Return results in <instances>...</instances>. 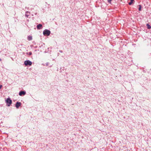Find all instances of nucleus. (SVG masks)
<instances>
[{"label": "nucleus", "mask_w": 151, "mask_h": 151, "mask_svg": "<svg viewBox=\"0 0 151 151\" xmlns=\"http://www.w3.org/2000/svg\"><path fill=\"white\" fill-rule=\"evenodd\" d=\"M112 0H108V2L110 4H111V1H112Z\"/></svg>", "instance_id": "obj_13"}, {"label": "nucleus", "mask_w": 151, "mask_h": 151, "mask_svg": "<svg viewBox=\"0 0 151 151\" xmlns=\"http://www.w3.org/2000/svg\"><path fill=\"white\" fill-rule=\"evenodd\" d=\"M134 1V0H130V1L129 3V4L130 5H131Z\"/></svg>", "instance_id": "obj_9"}, {"label": "nucleus", "mask_w": 151, "mask_h": 151, "mask_svg": "<svg viewBox=\"0 0 151 151\" xmlns=\"http://www.w3.org/2000/svg\"><path fill=\"white\" fill-rule=\"evenodd\" d=\"M27 39L28 40H31L32 39V37L31 36H29L27 37Z\"/></svg>", "instance_id": "obj_8"}, {"label": "nucleus", "mask_w": 151, "mask_h": 151, "mask_svg": "<svg viewBox=\"0 0 151 151\" xmlns=\"http://www.w3.org/2000/svg\"><path fill=\"white\" fill-rule=\"evenodd\" d=\"M2 85H0V89L1 88V87H2Z\"/></svg>", "instance_id": "obj_14"}, {"label": "nucleus", "mask_w": 151, "mask_h": 151, "mask_svg": "<svg viewBox=\"0 0 151 151\" xmlns=\"http://www.w3.org/2000/svg\"><path fill=\"white\" fill-rule=\"evenodd\" d=\"M146 26H147V28L148 29H150L151 28V26H150V25H149V24H147Z\"/></svg>", "instance_id": "obj_10"}, {"label": "nucleus", "mask_w": 151, "mask_h": 151, "mask_svg": "<svg viewBox=\"0 0 151 151\" xmlns=\"http://www.w3.org/2000/svg\"><path fill=\"white\" fill-rule=\"evenodd\" d=\"M42 25L41 24H39L37 25V27L38 29H40L42 28Z\"/></svg>", "instance_id": "obj_6"}, {"label": "nucleus", "mask_w": 151, "mask_h": 151, "mask_svg": "<svg viewBox=\"0 0 151 151\" xmlns=\"http://www.w3.org/2000/svg\"><path fill=\"white\" fill-rule=\"evenodd\" d=\"M29 12L28 11H26L25 12V15L27 17H28L29 15Z\"/></svg>", "instance_id": "obj_7"}, {"label": "nucleus", "mask_w": 151, "mask_h": 151, "mask_svg": "<svg viewBox=\"0 0 151 151\" xmlns=\"http://www.w3.org/2000/svg\"><path fill=\"white\" fill-rule=\"evenodd\" d=\"M59 51L60 52H63L62 51V50H60Z\"/></svg>", "instance_id": "obj_16"}, {"label": "nucleus", "mask_w": 151, "mask_h": 151, "mask_svg": "<svg viewBox=\"0 0 151 151\" xmlns=\"http://www.w3.org/2000/svg\"><path fill=\"white\" fill-rule=\"evenodd\" d=\"M6 102L7 105L9 106L12 103V101L10 98H8L6 100Z\"/></svg>", "instance_id": "obj_2"}, {"label": "nucleus", "mask_w": 151, "mask_h": 151, "mask_svg": "<svg viewBox=\"0 0 151 151\" xmlns=\"http://www.w3.org/2000/svg\"><path fill=\"white\" fill-rule=\"evenodd\" d=\"M21 105V103L20 102H17L16 103L15 106L17 108H18Z\"/></svg>", "instance_id": "obj_5"}, {"label": "nucleus", "mask_w": 151, "mask_h": 151, "mask_svg": "<svg viewBox=\"0 0 151 151\" xmlns=\"http://www.w3.org/2000/svg\"><path fill=\"white\" fill-rule=\"evenodd\" d=\"M27 54L29 55H32V52H30L29 53H27Z\"/></svg>", "instance_id": "obj_12"}, {"label": "nucleus", "mask_w": 151, "mask_h": 151, "mask_svg": "<svg viewBox=\"0 0 151 151\" xmlns=\"http://www.w3.org/2000/svg\"><path fill=\"white\" fill-rule=\"evenodd\" d=\"M50 34V31L48 29H45L43 31V34L45 36H49Z\"/></svg>", "instance_id": "obj_1"}, {"label": "nucleus", "mask_w": 151, "mask_h": 151, "mask_svg": "<svg viewBox=\"0 0 151 151\" xmlns=\"http://www.w3.org/2000/svg\"><path fill=\"white\" fill-rule=\"evenodd\" d=\"M0 61H1V58H0Z\"/></svg>", "instance_id": "obj_18"}, {"label": "nucleus", "mask_w": 151, "mask_h": 151, "mask_svg": "<svg viewBox=\"0 0 151 151\" xmlns=\"http://www.w3.org/2000/svg\"><path fill=\"white\" fill-rule=\"evenodd\" d=\"M26 93V92L25 91H20L19 93V95L20 96H22V95H25Z\"/></svg>", "instance_id": "obj_4"}, {"label": "nucleus", "mask_w": 151, "mask_h": 151, "mask_svg": "<svg viewBox=\"0 0 151 151\" xmlns=\"http://www.w3.org/2000/svg\"><path fill=\"white\" fill-rule=\"evenodd\" d=\"M31 47H33V45H31V46H30Z\"/></svg>", "instance_id": "obj_15"}, {"label": "nucleus", "mask_w": 151, "mask_h": 151, "mask_svg": "<svg viewBox=\"0 0 151 151\" xmlns=\"http://www.w3.org/2000/svg\"><path fill=\"white\" fill-rule=\"evenodd\" d=\"M34 47L35 48H36L37 47V46H35Z\"/></svg>", "instance_id": "obj_17"}, {"label": "nucleus", "mask_w": 151, "mask_h": 151, "mask_svg": "<svg viewBox=\"0 0 151 151\" xmlns=\"http://www.w3.org/2000/svg\"><path fill=\"white\" fill-rule=\"evenodd\" d=\"M24 64L26 66L28 65L31 66L32 64V62L29 60H27L24 62Z\"/></svg>", "instance_id": "obj_3"}, {"label": "nucleus", "mask_w": 151, "mask_h": 151, "mask_svg": "<svg viewBox=\"0 0 151 151\" xmlns=\"http://www.w3.org/2000/svg\"><path fill=\"white\" fill-rule=\"evenodd\" d=\"M138 6H139V11H141V6L140 5H138Z\"/></svg>", "instance_id": "obj_11"}]
</instances>
